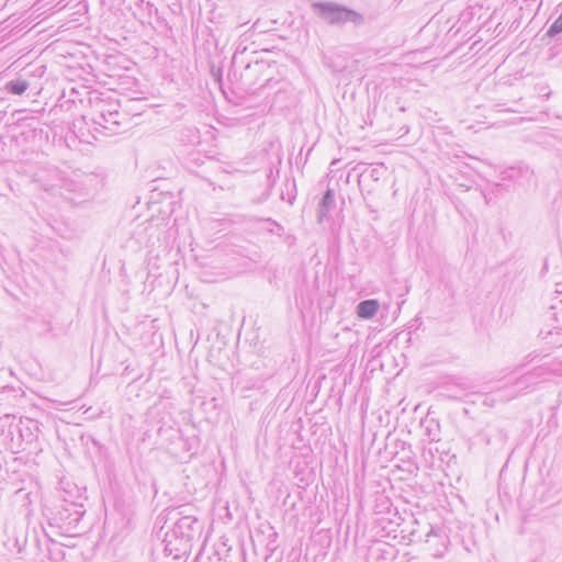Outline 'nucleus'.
I'll list each match as a JSON object with an SVG mask.
<instances>
[{
  "instance_id": "obj_1",
  "label": "nucleus",
  "mask_w": 562,
  "mask_h": 562,
  "mask_svg": "<svg viewBox=\"0 0 562 562\" xmlns=\"http://www.w3.org/2000/svg\"><path fill=\"white\" fill-rule=\"evenodd\" d=\"M85 513L86 509L82 502L65 498V504H60L56 507V510L52 513L49 524L50 526L58 527L64 532L72 533L78 531L80 520Z\"/></svg>"
},
{
  "instance_id": "obj_2",
  "label": "nucleus",
  "mask_w": 562,
  "mask_h": 562,
  "mask_svg": "<svg viewBox=\"0 0 562 562\" xmlns=\"http://www.w3.org/2000/svg\"><path fill=\"white\" fill-rule=\"evenodd\" d=\"M312 9L315 14L331 25L346 22L360 24L363 21V16L360 13L334 2H314L312 3Z\"/></svg>"
},
{
  "instance_id": "obj_3",
  "label": "nucleus",
  "mask_w": 562,
  "mask_h": 562,
  "mask_svg": "<svg viewBox=\"0 0 562 562\" xmlns=\"http://www.w3.org/2000/svg\"><path fill=\"white\" fill-rule=\"evenodd\" d=\"M125 117L126 114L119 111L117 103H109L106 109H102L93 117V122L110 133H116L117 127L122 125V120Z\"/></svg>"
},
{
  "instance_id": "obj_4",
  "label": "nucleus",
  "mask_w": 562,
  "mask_h": 562,
  "mask_svg": "<svg viewBox=\"0 0 562 562\" xmlns=\"http://www.w3.org/2000/svg\"><path fill=\"white\" fill-rule=\"evenodd\" d=\"M201 533V525L195 517L183 516L179 518L172 528L171 537L179 538L187 543L192 541Z\"/></svg>"
},
{
  "instance_id": "obj_5",
  "label": "nucleus",
  "mask_w": 562,
  "mask_h": 562,
  "mask_svg": "<svg viewBox=\"0 0 562 562\" xmlns=\"http://www.w3.org/2000/svg\"><path fill=\"white\" fill-rule=\"evenodd\" d=\"M269 69L270 66L263 60L248 63L240 75V78L244 85L247 87V90L256 89V86L259 83V76L263 75Z\"/></svg>"
},
{
  "instance_id": "obj_6",
  "label": "nucleus",
  "mask_w": 562,
  "mask_h": 562,
  "mask_svg": "<svg viewBox=\"0 0 562 562\" xmlns=\"http://www.w3.org/2000/svg\"><path fill=\"white\" fill-rule=\"evenodd\" d=\"M164 552L167 557L172 555L175 560H180L183 555L190 552L192 544L184 542L179 538L171 537L167 533L165 537Z\"/></svg>"
},
{
  "instance_id": "obj_7",
  "label": "nucleus",
  "mask_w": 562,
  "mask_h": 562,
  "mask_svg": "<svg viewBox=\"0 0 562 562\" xmlns=\"http://www.w3.org/2000/svg\"><path fill=\"white\" fill-rule=\"evenodd\" d=\"M335 192L333 189L327 188L325 191L319 204H318V222H323L329 214V212L335 207Z\"/></svg>"
},
{
  "instance_id": "obj_8",
  "label": "nucleus",
  "mask_w": 562,
  "mask_h": 562,
  "mask_svg": "<svg viewBox=\"0 0 562 562\" xmlns=\"http://www.w3.org/2000/svg\"><path fill=\"white\" fill-rule=\"evenodd\" d=\"M379 307H380V303L378 300H375V299L363 300L357 305V315L359 318L370 319L378 313Z\"/></svg>"
},
{
  "instance_id": "obj_9",
  "label": "nucleus",
  "mask_w": 562,
  "mask_h": 562,
  "mask_svg": "<svg viewBox=\"0 0 562 562\" xmlns=\"http://www.w3.org/2000/svg\"><path fill=\"white\" fill-rule=\"evenodd\" d=\"M29 88V82L22 78L10 80L5 85V89L9 93L21 95Z\"/></svg>"
},
{
  "instance_id": "obj_10",
  "label": "nucleus",
  "mask_w": 562,
  "mask_h": 562,
  "mask_svg": "<svg viewBox=\"0 0 562 562\" xmlns=\"http://www.w3.org/2000/svg\"><path fill=\"white\" fill-rule=\"evenodd\" d=\"M60 498L61 504H65V498L77 499L82 503L86 499V497H83V495L80 493L79 488L76 485L71 490L63 487Z\"/></svg>"
},
{
  "instance_id": "obj_11",
  "label": "nucleus",
  "mask_w": 562,
  "mask_h": 562,
  "mask_svg": "<svg viewBox=\"0 0 562 562\" xmlns=\"http://www.w3.org/2000/svg\"><path fill=\"white\" fill-rule=\"evenodd\" d=\"M562 33V13L559 18L550 25L547 31V36L554 37L558 34Z\"/></svg>"
},
{
  "instance_id": "obj_12",
  "label": "nucleus",
  "mask_w": 562,
  "mask_h": 562,
  "mask_svg": "<svg viewBox=\"0 0 562 562\" xmlns=\"http://www.w3.org/2000/svg\"><path fill=\"white\" fill-rule=\"evenodd\" d=\"M522 169H524V168H521V167H520V168H514V167H512V168H509V169H507V170L505 171V178H506V179H515L516 173H517L518 171H519V172H521V171H522Z\"/></svg>"
},
{
  "instance_id": "obj_13",
  "label": "nucleus",
  "mask_w": 562,
  "mask_h": 562,
  "mask_svg": "<svg viewBox=\"0 0 562 562\" xmlns=\"http://www.w3.org/2000/svg\"><path fill=\"white\" fill-rule=\"evenodd\" d=\"M267 222H268V223H270V224H272L273 226H276V228H277L276 234H277V235H279V236H280V235L282 234V232H283V227H282L280 224H278L276 221H273V220H271V218H268V220H267Z\"/></svg>"
},
{
  "instance_id": "obj_14",
  "label": "nucleus",
  "mask_w": 562,
  "mask_h": 562,
  "mask_svg": "<svg viewBox=\"0 0 562 562\" xmlns=\"http://www.w3.org/2000/svg\"><path fill=\"white\" fill-rule=\"evenodd\" d=\"M271 81H272L271 77L266 78L263 80V83L259 85L258 89H265L266 87H268L270 85Z\"/></svg>"
},
{
  "instance_id": "obj_15",
  "label": "nucleus",
  "mask_w": 562,
  "mask_h": 562,
  "mask_svg": "<svg viewBox=\"0 0 562 562\" xmlns=\"http://www.w3.org/2000/svg\"><path fill=\"white\" fill-rule=\"evenodd\" d=\"M378 173L379 170L376 168L370 170V177L373 178L374 180H378Z\"/></svg>"
},
{
  "instance_id": "obj_16",
  "label": "nucleus",
  "mask_w": 562,
  "mask_h": 562,
  "mask_svg": "<svg viewBox=\"0 0 562 562\" xmlns=\"http://www.w3.org/2000/svg\"><path fill=\"white\" fill-rule=\"evenodd\" d=\"M393 547H389L386 550H383V553H386V554H393Z\"/></svg>"
},
{
  "instance_id": "obj_17",
  "label": "nucleus",
  "mask_w": 562,
  "mask_h": 562,
  "mask_svg": "<svg viewBox=\"0 0 562 562\" xmlns=\"http://www.w3.org/2000/svg\"><path fill=\"white\" fill-rule=\"evenodd\" d=\"M270 232L276 234L277 228L270 229Z\"/></svg>"
}]
</instances>
